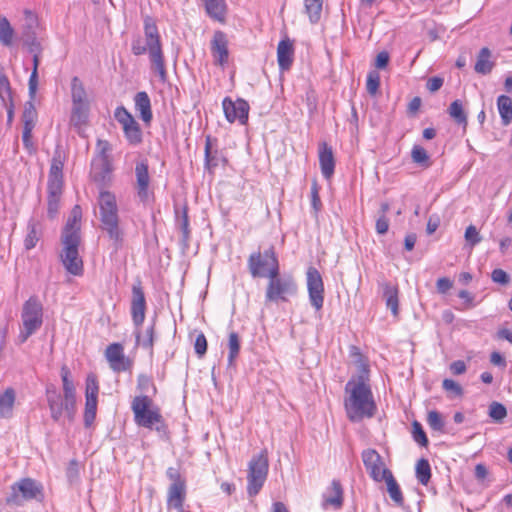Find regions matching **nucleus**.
<instances>
[{
    "label": "nucleus",
    "instance_id": "36",
    "mask_svg": "<svg viewBox=\"0 0 512 512\" xmlns=\"http://www.w3.org/2000/svg\"><path fill=\"white\" fill-rule=\"evenodd\" d=\"M89 104H73L71 112V123L80 129L88 121Z\"/></svg>",
    "mask_w": 512,
    "mask_h": 512
},
{
    "label": "nucleus",
    "instance_id": "19",
    "mask_svg": "<svg viewBox=\"0 0 512 512\" xmlns=\"http://www.w3.org/2000/svg\"><path fill=\"white\" fill-rule=\"evenodd\" d=\"M211 53L215 65L224 66L227 64L229 59L228 39L227 35L221 30H217L213 34Z\"/></svg>",
    "mask_w": 512,
    "mask_h": 512
},
{
    "label": "nucleus",
    "instance_id": "43",
    "mask_svg": "<svg viewBox=\"0 0 512 512\" xmlns=\"http://www.w3.org/2000/svg\"><path fill=\"white\" fill-rule=\"evenodd\" d=\"M416 478L422 485H427L431 478V467L425 458L418 460L416 464Z\"/></svg>",
    "mask_w": 512,
    "mask_h": 512
},
{
    "label": "nucleus",
    "instance_id": "25",
    "mask_svg": "<svg viewBox=\"0 0 512 512\" xmlns=\"http://www.w3.org/2000/svg\"><path fill=\"white\" fill-rule=\"evenodd\" d=\"M175 215H176V225L181 232L180 242H181L183 248L187 249L189 247V242H190V237H191L187 205H184L181 211L179 208L176 207Z\"/></svg>",
    "mask_w": 512,
    "mask_h": 512
},
{
    "label": "nucleus",
    "instance_id": "62",
    "mask_svg": "<svg viewBox=\"0 0 512 512\" xmlns=\"http://www.w3.org/2000/svg\"><path fill=\"white\" fill-rule=\"evenodd\" d=\"M195 353L202 358L207 352V339L203 333L197 335L194 343Z\"/></svg>",
    "mask_w": 512,
    "mask_h": 512
},
{
    "label": "nucleus",
    "instance_id": "27",
    "mask_svg": "<svg viewBox=\"0 0 512 512\" xmlns=\"http://www.w3.org/2000/svg\"><path fill=\"white\" fill-rule=\"evenodd\" d=\"M206 14L214 21L224 23L227 15V4L225 0H201Z\"/></svg>",
    "mask_w": 512,
    "mask_h": 512
},
{
    "label": "nucleus",
    "instance_id": "15",
    "mask_svg": "<svg viewBox=\"0 0 512 512\" xmlns=\"http://www.w3.org/2000/svg\"><path fill=\"white\" fill-rule=\"evenodd\" d=\"M148 169L149 166L147 159H143L136 163V192L139 200L144 204L151 202L154 198V194L149 188L150 176Z\"/></svg>",
    "mask_w": 512,
    "mask_h": 512
},
{
    "label": "nucleus",
    "instance_id": "6",
    "mask_svg": "<svg viewBox=\"0 0 512 512\" xmlns=\"http://www.w3.org/2000/svg\"><path fill=\"white\" fill-rule=\"evenodd\" d=\"M248 270L253 278L275 276L280 270L278 257L273 246L250 254L247 261Z\"/></svg>",
    "mask_w": 512,
    "mask_h": 512
},
{
    "label": "nucleus",
    "instance_id": "45",
    "mask_svg": "<svg viewBox=\"0 0 512 512\" xmlns=\"http://www.w3.org/2000/svg\"><path fill=\"white\" fill-rule=\"evenodd\" d=\"M411 158L414 163L421 166L422 168H428L432 164L427 151L420 145L413 146L411 151Z\"/></svg>",
    "mask_w": 512,
    "mask_h": 512
},
{
    "label": "nucleus",
    "instance_id": "63",
    "mask_svg": "<svg viewBox=\"0 0 512 512\" xmlns=\"http://www.w3.org/2000/svg\"><path fill=\"white\" fill-rule=\"evenodd\" d=\"M109 365L114 372H123L130 370L132 368L133 362L129 358L125 357V355L123 354L122 360H116L115 362L110 363Z\"/></svg>",
    "mask_w": 512,
    "mask_h": 512
},
{
    "label": "nucleus",
    "instance_id": "29",
    "mask_svg": "<svg viewBox=\"0 0 512 512\" xmlns=\"http://www.w3.org/2000/svg\"><path fill=\"white\" fill-rule=\"evenodd\" d=\"M111 173V160H98V163L93 164L92 178L96 183L105 185L110 180Z\"/></svg>",
    "mask_w": 512,
    "mask_h": 512
},
{
    "label": "nucleus",
    "instance_id": "44",
    "mask_svg": "<svg viewBox=\"0 0 512 512\" xmlns=\"http://www.w3.org/2000/svg\"><path fill=\"white\" fill-rule=\"evenodd\" d=\"M34 99L27 101L24 105V111L22 114L23 127L34 128L36 119H37V111L33 103Z\"/></svg>",
    "mask_w": 512,
    "mask_h": 512
},
{
    "label": "nucleus",
    "instance_id": "9",
    "mask_svg": "<svg viewBox=\"0 0 512 512\" xmlns=\"http://www.w3.org/2000/svg\"><path fill=\"white\" fill-rule=\"evenodd\" d=\"M166 477L170 481L167 489V506L177 512H184V502L187 494L186 478L181 473L180 467H168Z\"/></svg>",
    "mask_w": 512,
    "mask_h": 512
},
{
    "label": "nucleus",
    "instance_id": "53",
    "mask_svg": "<svg viewBox=\"0 0 512 512\" xmlns=\"http://www.w3.org/2000/svg\"><path fill=\"white\" fill-rule=\"evenodd\" d=\"M427 423L432 430L442 433L444 432L445 422L438 411L432 410L428 413Z\"/></svg>",
    "mask_w": 512,
    "mask_h": 512
},
{
    "label": "nucleus",
    "instance_id": "58",
    "mask_svg": "<svg viewBox=\"0 0 512 512\" xmlns=\"http://www.w3.org/2000/svg\"><path fill=\"white\" fill-rule=\"evenodd\" d=\"M96 149L98 152V160H110L109 153L112 150V146L109 141L98 139L96 143Z\"/></svg>",
    "mask_w": 512,
    "mask_h": 512
},
{
    "label": "nucleus",
    "instance_id": "52",
    "mask_svg": "<svg viewBox=\"0 0 512 512\" xmlns=\"http://www.w3.org/2000/svg\"><path fill=\"white\" fill-rule=\"evenodd\" d=\"M412 438L422 447H427L429 444L428 437L421 425L418 421H413L412 423Z\"/></svg>",
    "mask_w": 512,
    "mask_h": 512
},
{
    "label": "nucleus",
    "instance_id": "51",
    "mask_svg": "<svg viewBox=\"0 0 512 512\" xmlns=\"http://www.w3.org/2000/svg\"><path fill=\"white\" fill-rule=\"evenodd\" d=\"M123 354L124 347L120 343H112L109 346H107L105 350V357L109 364L115 362L116 360H122Z\"/></svg>",
    "mask_w": 512,
    "mask_h": 512
},
{
    "label": "nucleus",
    "instance_id": "40",
    "mask_svg": "<svg viewBox=\"0 0 512 512\" xmlns=\"http://www.w3.org/2000/svg\"><path fill=\"white\" fill-rule=\"evenodd\" d=\"M71 98L72 104H89L84 85L77 76L71 80Z\"/></svg>",
    "mask_w": 512,
    "mask_h": 512
},
{
    "label": "nucleus",
    "instance_id": "18",
    "mask_svg": "<svg viewBox=\"0 0 512 512\" xmlns=\"http://www.w3.org/2000/svg\"><path fill=\"white\" fill-rule=\"evenodd\" d=\"M146 299L141 284L133 285L131 300V316L136 328H140L145 320Z\"/></svg>",
    "mask_w": 512,
    "mask_h": 512
},
{
    "label": "nucleus",
    "instance_id": "33",
    "mask_svg": "<svg viewBox=\"0 0 512 512\" xmlns=\"http://www.w3.org/2000/svg\"><path fill=\"white\" fill-rule=\"evenodd\" d=\"M490 57L491 51L487 47H483L479 51L477 61L474 66V69L477 73L487 75L492 71L494 63L490 61Z\"/></svg>",
    "mask_w": 512,
    "mask_h": 512
},
{
    "label": "nucleus",
    "instance_id": "47",
    "mask_svg": "<svg viewBox=\"0 0 512 512\" xmlns=\"http://www.w3.org/2000/svg\"><path fill=\"white\" fill-rule=\"evenodd\" d=\"M40 63L39 55L38 53H35L33 56V70L29 77L28 81V90H29V97L31 99H35L36 91L38 88V66Z\"/></svg>",
    "mask_w": 512,
    "mask_h": 512
},
{
    "label": "nucleus",
    "instance_id": "13",
    "mask_svg": "<svg viewBox=\"0 0 512 512\" xmlns=\"http://www.w3.org/2000/svg\"><path fill=\"white\" fill-rule=\"evenodd\" d=\"M114 118L121 125L124 137L129 145L138 146L143 142V132L140 124L123 105L116 107Z\"/></svg>",
    "mask_w": 512,
    "mask_h": 512
},
{
    "label": "nucleus",
    "instance_id": "55",
    "mask_svg": "<svg viewBox=\"0 0 512 512\" xmlns=\"http://www.w3.org/2000/svg\"><path fill=\"white\" fill-rule=\"evenodd\" d=\"M489 416L493 420L500 422L507 416V409L499 402H492L489 406Z\"/></svg>",
    "mask_w": 512,
    "mask_h": 512
},
{
    "label": "nucleus",
    "instance_id": "8",
    "mask_svg": "<svg viewBox=\"0 0 512 512\" xmlns=\"http://www.w3.org/2000/svg\"><path fill=\"white\" fill-rule=\"evenodd\" d=\"M46 400L50 410V416L54 422L60 423L63 416L70 422L74 420L76 414V399L67 400L64 394H61L55 385L50 384L46 387Z\"/></svg>",
    "mask_w": 512,
    "mask_h": 512
},
{
    "label": "nucleus",
    "instance_id": "16",
    "mask_svg": "<svg viewBox=\"0 0 512 512\" xmlns=\"http://www.w3.org/2000/svg\"><path fill=\"white\" fill-rule=\"evenodd\" d=\"M222 106L228 122L233 123L238 120L242 125L247 123L250 107L246 100L239 98L233 101L230 97H225Z\"/></svg>",
    "mask_w": 512,
    "mask_h": 512
},
{
    "label": "nucleus",
    "instance_id": "5",
    "mask_svg": "<svg viewBox=\"0 0 512 512\" xmlns=\"http://www.w3.org/2000/svg\"><path fill=\"white\" fill-rule=\"evenodd\" d=\"M22 328L18 335L20 344L25 343L43 324V305L37 296H30L22 306Z\"/></svg>",
    "mask_w": 512,
    "mask_h": 512
},
{
    "label": "nucleus",
    "instance_id": "24",
    "mask_svg": "<svg viewBox=\"0 0 512 512\" xmlns=\"http://www.w3.org/2000/svg\"><path fill=\"white\" fill-rule=\"evenodd\" d=\"M294 48L289 38L283 39L278 43L277 61L281 71H287L293 63Z\"/></svg>",
    "mask_w": 512,
    "mask_h": 512
},
{
    "label": "nucleus",
    "instance_id": "32",
    "mask_svg": "<svg viewBox=\"0 0 512 512\" xmlns=\"http://www.w3.org/2000/svg\"><path fill=\"white\" fill-rule=\"evenodd\" d=\"M81 208L79 205L74 206L71 212V216L67 220L62 236L69 235V234H75L76 236L80 235V221H81Z\"/></svg>",
    "mask_w": 512,
    "mask_h": 512
},
{
    "label": "nucleus",
    "instance_id": "54",
    "mask_svg": "<svg viewBox=\"0 0 512 512\" xmlns=\"http://www.w3.org/2000/svg\"><path fill=\"white\" fill-rule=\"evenodd\" d=\"M85 397H98L99 384L95 374L90 373L86 377Z\"/></svg>",
    "mask_w": 512,
    "mask_h": 512
},
{
    "label": "nucleus",
    "instance_id": "50",
    "mask_svg": "<svg viewBox=\"0 0 512 512\" xmlns=\"http://www.w3.org/2000/svg\"><path fill=\"white\" fill-rule=\"evenodd\" d=\"M229 353H228V364L229 366L233 365L235 359L237 358L240 351V339L236 332H231L229 334Z\"/></svg>",
    "mask_w": 512,
    "mask_h": 512
},
{
    "label": "nucleus",
    "instance_id": "1",
    "mask_svg": "<svg viewBox=\"0 0 512 512\" xmlns=\"http://www.w3.org/2000/svg\"><path fill=\"white\" fill-rule=\"evenodd\" d=\"M144 38L135 36L131 43V52L135 56L148 54L151 68L158 74L160 80L165 82L167 71L162 48L161 35L156 20L149 15L143 16Z\"/></svg>",
    "mask_w": 512,
    "mask_h": 512
},
{
    "label": "nucleus",
    "instance_id": "64",
    "mask_svg": "<svg viewBox=\"0 0 512 512\" xmlns=\"http://www.w3.org/2000/svg\"><path fill=\"white\" fill-rule=\"evenodd\" d=\"M491 278L495 283L507 285L510 282V276L503 269H494L491 273Z\"/></svg>",
    "mask_w": 512,
    "mask_h": 512
},
{
    "label": "nucleus",
    "instance_id": "26",
    "mask_svg": "<svg viewBox=\"0 0 512 512\" xmlns=\"http://www.w3.org/2000/svg\"><path fill=\"white\" fill-rule=\"evenodd\" d=\"M135 110L139 112L141 120L149 124L152 121L153 113L151 109V100L147 92L140 91L134 96Z\"/></svg>",
    "mask_w": 512,
    "mask_h": 512
},
{
    "label": "nucleus",
    "instance_id": "17",
    "mask_svg": "<svg viewBox=\"0 0 512 512\" xmlns=\"http://www.w3.org/2000/svg\"><path fill=\"white\" fill-rule=\"evenodd\" d=\"M362 460L366 470L374 481L381 482L387 477L385 472L390 470L383 468L381 456L376 450H364L362 452Z\"/></svg>",
    "mask_w": 512,
    "mask_h": 512
},
{
    "label": "nucleus",
    "instance_id": "49",
    "mask_svg": "<svg viewBox=\"0 0 512 512\" xmlns=\"http://www.w3.org/2000/svg\"><path fill=\"white\" fill-rule=\"evenodd\" d=\"M12 98V90L8 77L4 72V68L0 66V99L3 104H6V101H11Z\"/></svg>",
    "mask_w": 512,
    "mask_h": 512
},
{
    "label": "nucleus",
    "instance_id": "7",
    "mask_svg": "<svg viewBox=\"0 0 512 512\" xmlns=\"http://www.w3.org/2000/svg\"><path fill=\"white\" fill-rule=\"evenodd\" d=\"M268 471V452L264 449L254 455L248 464L247 494L250 497H254L260 492L267 479Z\"/></svg>",
    "mask_w": 512,
    "mask_h": 512
},
{
    "label": "nucleus",
    "instance_id": "41",
    "mask_svg": "<svg viewBox=\"0 0 512 512\" xmlns=\"http://www.w3.org/2000/svg\"><path fill=\"white\" fill-rule=\"evenodd\" d=\"M448 113L458 125H462L463 127L467 126V114L464 111L463 104L460 100H455L450 104Z\"/></svg>",
    "mask_w": 512,
    "mask_h": 512
},
{
    "label": "nucleus",
    "instance_id": "28",
    "mask_svg": "<svg viewBox=\"0 0 512 512\" xmlns=\"http://www.w3.org/2000/svg\"><path fill=\"white\" fill-rule=\"evenodd\" d=\"M63 187L47 186V214L50 219H54L60 208V198Z\"/></svg>",
    "mask_w": 512,
    "mask_h": 512
},
{
    "label": "nucleus",
    "instance_id": "12",
    "mask_svg": "<svg viewBox=\"0 0 512 512\" xmlns=\"http://www.w3.org/2000/svg\"><path fill=\"white\" fill-rule=\"evenodd\" d=\"M80 241L81 236H76L75 234L62 236L64 248L61 253V261L65 269L74 276H81L83 274V261L78 251Z\"/></svg>",
    "mask_w": 512,
    "mask_h": 512
},
{
    "label": "nucleus",
    "instance_id": "34",
    "mask_svg": "<svg viewBox=\"0 0 512 512\" xmlns=\"http://www.w3.org/2000/svg\"><path fill=\"white\" fill-rule=\"evenodd\" d=\"M383 287V298L385 299L386 306L396 316L399 309L398 288L390 283H385Z\"/></svg>",
    "mask_w": 512,
    "mask_h": 512
},
{
    "label": "nucleus",
    "instance_id": "46",
    "mask_svg": "<svg viewBox=\"0 0 512 512\" xmlns=\"http://www.w3.org/2000/svg\"><path fill=\"white\" fill-rule=\"evenodd\" d=\"M13 35L14 29L10 22L5 16L0 15V42L5 46H10L12 44Z\"/></svg>",
    "mask_w": 512,
    "mask_h": 512
},
{
    "label": "nucleus",
    "instance_id": "14",
    "mask_svg": "<svg viewBox=\"0 0 512 512\" xmlns=\"http://www.w3.org/2000/svg\"><path fill=\"white\" fill-rule=\"evenodd\" d=\"M309 301L315 311H320L324 304V283L317 268L310 266L306 272Z\"/></svg>",
    "mask_w": 512,
    "mask_h": 512
},
{
    "label": "nucleus",
    "instance_id": "31",
    "mask_svg": "<svg viewBox=\"0 0 512 512\" xmlns=\"http://www.w3.org/2000/svg\"><path fill=\"white\" fill-rule=\"evenodd\" d=\"M156 320H157L156 316H154L151 319V323L146 328L144 339L141 340V331L139 328H136V331H135L136 344L140 345L144 349L150 350L151 353L153 352V346H154Z\"/></svg>",
    "mask_w": 512,
    "mask_h": 512
},
{
    "label": "nucleus",
    "instance_id": "35",
    "mask_svg": "<svg viewBox=\"0 0 512 512\" xmlns=\"http://www.w3.org/2000/svg\"><path fill=\"white\" fill-rule=\"evenodd\" d=\"M497 108L502 124L504 126L509 125L512 121V99L507 95L498 96Z\"/></svg>",
    "mask_w": 512,
    "mask_h": 512
},
{
    "label": "nucleus",
    "instance_id": "3",
    "mask_svg": "<svg viewBox=\"0 0 512 512\" xmlns=\"http://www.w3.org/2000/svg\"><path fill=\"white\" fill-rule=\"evenodd\" d=\"M101 228L108 235L115 251L122 248L124 231L120 227L116 197L109 191H101L98 197Z\"/></svg>",
    "mask_w": 512,
    "mask_h": 512
},
{
    "label": "nucleus",
    "instance_id": "37",
    "mask_svg": "<svg viewBox=\"0 0 512 512\" xmlns=\"http://www.w3.org/2000/svg\"><path fill=\"white\" fill-rule=\"evenodd\" d=\"M41 236L40 224L34 220H30L27 225V235L24 239V246L26 250L33 249Z\"/></svg>",
    "mask_w": 512,
    "mask_h": 512
},
{
    "label": "nucleus",
    "instance_id": "2",
    "mask_svg": "<svg viewBox=\"0 0 512 512\" xmlns=\"http://www.w3.org/2000/svg\"><path fill=\"white\" fill-rule=\"evenodd\" d=\"M368 369L363 368L357 379L349 380L345 385V391L349 397L345 400L347 417L352 422H359L364 418H372L377 410L371 387L368 383Z\"/></svg>",
    "mask_w": 512,
    "mask_h": 512
},
{
    "label": "nucleus",
    "instance_id": "4",
    "mask_svg": "<svg viewBox=\"0 0 512 512\" xmlns=\"http://www.w3.org/2000/svg\"><path fill=\"white\" fill-rule=\"evenodd\" d=\"M134 421L139 427L155 430L159 434H166L167 425L160 413V409L153 405L148 395L136 396L131 404Z\"/></svg>",
    "mask_w": 512,
    "mask_h": 512
},
{
    "label": "nucleus",
    "instance_id": "48",
    "mask_svg": "<svg viewBox=\"0 0 512 512\" xmlns=\"http://www.w3.org/2000/svg\"><path fill=\"white\" fill-rule=\"evenodd\" d=\"M85 411H84V424L89 427L96 417L97 410V398L96 397H85Z\"/></svg>",
    "mask_w": 512,
    "mask_h": 512
},
{
    "label": "nucleus",
    "instance_id": "59",
    "mask_svg": "<svg viewBox=\"0 0 512 512\" xmlns=\"http://www.w3.org/2000/svg\"><path fill=\"white\" fill-rule=\"evenodd\" d=\"M465 240L471 246L474 247L482 241L477 228L474 225H469L465 230Z\"/></svg>",
    "mask_w": 512,
    "mask_h": 512
},
{
    "label": "nucleus",
    "instance_id": "60",
    "mask_svg": "<svg viewBox=\"0 0 512 512\" xmlns=\"http://www.w3.org/2000/svg\"><path fill=\"white\" fill-rule=\"evenodd\" d=\"M80 472L77 460L72 459L69 461L66 469V477L70 484H74L79 480Z\"/></svg>",
    "mask_w": 512,
    "mask_h": 512
},
{
    "label": "nucleus",
    "instance_id": "20",
    "mask_svg": "<svg viewBox=\"0 0 512 512\" xmlns=\"http://www.w3.org/2000/svg\"><path fill=\"white\" fill-rule=\"evenodd\" d=\"M343 487L339 480L333 479L330 486L326 488L322 494V507L328 509L329 507L334 510H340L343 506Z\"/></svg>",
    "mask_w": 512,
    "mask_h": 512
},
{
    "label": "nucleus",
    "instance_id": "61",
    "mask_svg": "<svg viewBox=\"0 0 512 512\" xmlns=\"http://www.w3.org/2000/svg\"><path fill=\"white\" fill-rule=\"evenodd\" d=\"M442 387L445 391L452 392V394L456 397L463 395V388L461 385L452 379H444L442 382Z\"/></svg>",
    "mask_w": 512,
    "mask_h": 512
},
{
    "label": "nucleus",
    "instance_id": "30",
    "mask_svg": "<svg viewBox=\"0 0 512 512\" xmlns=\"http://www.w3.org/2000/svg\"><path fill=\"white\" fill-rule=\"evenodd\" d=\"M15 399L16 393L11 387L0 394V418L8 419L12 417Z\"/></svg>",
    "mask_w": 512,
    "mask_h": 512
},
{
    "label": "nucleus",
    "instance_id": "10",
    "mask_svg": "<svg viewBox=\"0 0 512 512\" xmlns=\"http://www.w3.org/2000/svg\"><path fill=\"white\" fill-rule=\"evenodd\" d=\"M265 299L266 302H279L288 301V297L294 296L297 293V284L292 276H280V270L275 276L268 277Z\"/></svg>",
    "mask_w": 512,
    "mask_h": 512
},
{
    "label": "nucleus",
    "instance_id": "38",
    "mask_svg": "<svg viewBox=\"0 0 512 512\" xmlns=\"http://www.w3.org/2000/svg\"><path fill=\"white\" fill-rule=\"evenodd\" d=\"M60 376L62 380L64 396L67 397L68 401H71L72 398L76 399V387L73 380L71 379L70 369L66 365L61 367Z\"/></svg>",
    "mask_w": 512,
    "mask_h": 512
},
{
    "label": "nucleus",
    "instance_id": "23",
    "mask_svg": "<svg viewBox=\"0 0 512 512\" xmlns=\"http://www.w3.org/2000/svg\"><path fill=\"white\" fill-rule=\"evenodd\" d=\"M63 167L64 158L62 157L61 152L56 150L51 159L47 186L63 187Z\"/></svg>",
    "mask_w": 512,
    "mask_h": 512
},
{
    "label": "nucleus",
    "instance_id": "42",
    "mask_svg": "<svg viewBox=\"0 0 512 512\" xmlns=\"http://www.w3.org/2000/svg\"><path fill=\"white\" fill-rule=\"evenodd\" d=\"M324 0H304L306 13L311 23H317L321 18Z\"/></svg>",
    "mask_w": 512,
    "mask_h": 512
},
{
    "label": "nucleus",
    "instance_id": "11",
    "mask_svg": "<svg viewBox=\"0 0 512 512\" xmlns=\"http://www.w3.org/2000/svg\"><path fill=\"white\" fill-rule=\"evenodd\" d=\"M23 500H36L42 502L44 500L43 485L32 478H22L11 486V494L7 498V503L20 505Z\"/></svg>",
    "mask_w": 512,
    "mask_h": 512
},
{
    "label": "nucleus",
    "instance_id": "21",
    "mask_svg": "<svg viewBox=\"0 0 512 512\" xmlns=\"http://www.w3.org/2000/svg\"><path fill=\"white\" fill-rule=\"evenodd\" d=\"M205 168L210 172L215 169L221 162L226 163L227 160L222 152L217 148V139L207 135L205 137Z\"/></svg>",
    "mask_w": 512,
    "mask_h": 512
},
{
    "label": "nucleus",
    "instance_id": "57",
    "mask_svg": "<svg viewBox=\"0 0 512 512\" xmlns=\"http://www.w3.org/2000/svg\"><path fill=\"white\" fill-rule=\"evenodd\" d=\"M137 388L142 392H148L150 389H152L153 395H155L157 392V389L153 383L152 378L146 374L138 375Z\"/></svg>",
    "mask_w": 512,
    "mask_h": 512
},
{
    "label": "nucleus",
    "instance_id": "56",
    "mask_svg": "<svg viewBox=\"0 0 512 512\" xmlns=\"http://www.w3.org/2000/svg\"><path fill=\"white\" fill-rule=\"evenodd\" d=\"M380 86V75L377 71H370L367 75L366 89L367 92L374 96Z\"/></svg>",
    "mask_w": 512,
    "mask_h": 512
},
{
    "label": "nucleus",
    "instance_id": "39",
    "mask_svg": "<svg viewBox=\"0 0 512 512\" xmlns=\"http://www.w3.org/2000/svg\"><path fill=\"white\" fill-rule=\"evenodd\" d=\"M387 477L384 479L387 484V490L390 495V498L398 505L402 506L404 503V498L402 491L400 489L399 484L395 480L391 471H386Z\"/></svg>",
    "mask_w": 512,
    "mask_h": 512
},
{
    "label": "nucleus",
    "instance_id": "22",
    "mask_svg": "<svg viewBox=\"0 0 512 512\" xmlns=\"http://www.w3.org/2000/svg\"><path fill=\"white\" fill-rule=\"evenodd\" d=\"M319 165L325 179H330L335 171V158L332 147L326 142L319 145Z\"/></svg>",
    "mask_w": 512,
    "mask_h": 512
}]
</instances>
